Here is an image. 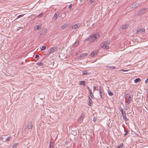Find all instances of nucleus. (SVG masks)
<instances>
[{
    "instance_id": "nucleus-1",
    "label": "nucleus",
    "mask_w": 148,
    "mask_h": 148,
    "mask_svg": "<svg viewBox=\"0 0 148 148\" xmlns=\"http://www.w3.org/2000/svg\"><path fill=\"white\" fill-rule=\"evenodd\" d=\"M100 37V34L99 33L92 34L84 41L85 42L86 41L89 40L90 42H93L96 39H98Z\"/></svg>"
},
{
    "instance_id": "nucleus-2",
    "label": "nucleus",
    "mask_w": 148,
    "mask_h": 148,
    "mask_svg": "<svg viewBox=\"0 0 148 148\" xmlns=\"http://www.w3.org/2000/svg\"><path fill=\"white\" fill-rule=\"evenodd\" d=\"M109 44V42L108 41H106L101 42L100 44V46L103 49H108L109 48V47L107 45Z\"/></svg>"
},
{
    "instance_id": "nucleus-3",
    "label": "nucleus",
    "mask_w": 148,
    "mask_h": 148,
    "mask_svg": "<svg viewBox=\"0 0 148 148\" xmlns=\"http://www.w3.org/2000/svg\"><path fill=\"white\" fill-rule=\"evenodd\" d=\"M120 111L122 113V115L124 120L125 121L128 120V118L126 117V113L122 109L120 110Z\"/></svg>"
},
{
    "instance_id": "nucleus-4",
    "label": "nucleus",
    "mask_w": 148,
    "mask_h": 148,
    "mask_svg": "<svg viewBox=\"0 0 148 148\" xmlns=\"http://www.w3.org/2000/svg\"><path fill=\"white\" fill-rule=\"evenodd\" d=\"M58 48V47H53L50 48L49 49V53L55 51L57 50Z\"/></svg>"
},
{
    "instance_id": "nucleus-5",
    "label": "nucleus",
    "mask_w": 148,
    "mask_h": 148,
    "mask_svg": "<svg viewBox=\"0 0 148 148\" xmlns=\"http://www.w3.org/2000/svg\"><path fill=\"white\" fill-rule=\"evenodd\" d=\"M81 26V24L80 23H78L72 26V28L73 29H76L79 28Z\"/></svg>"
},
{
    "instance_id": "nucleus-6",
    "label": "nucleus",
    "mask_w": 148,
    "mask_h": 148,
    "mask_svg": "<svg viewBox=\"0 0 148 148\" xmlns=\"http://www.w3.org/2000/svg\"><path fill=\"white\" fill-rule=\"evenodd\" d=\"M88 55L87 53H84L82 54H81L79 57L78 59H82L84 58V57Z\"/></svg>"
},
{
    "instance_id": "nucleus-7",
    "label": "nucleus",
    "mask_w": 148,
    "mask_h": 148,
    "mask_svg": "<svg viewBox=\"0 0 148 148\" xmlns=\"http://www.w3.org/2000/svg\"><path fill=\"white\" fill-rule=\"evenodd\" d=\"M146 10V8H144L140 10L138 12V15L143 14Z\"/></svg>"
},
{
    "instance_id": "nucleus-8",
    "label": "nucleus",
    "mask_w": 148,
    "mask_h": 148,
    "mask_svg": "<svg viewBox=\"0 0 148 148\" xmlns=\"http://www.w3.org/2000/svg\"><path fill=\"white\" fill-rule=\"evenodd\" d=\"M33 127V125L31 122H29L27 124V128L29 129H32Z\"/></svg>"
},
{
    "instance_id": "nucleus-9",
    "label": "nucleus",
    "mask_w": 148,
    "mask_h": 148,
    "mask_svg": "<svg viewBox=\"0 0 148 148\" xmlns=\"http://www.w3.org/2000/svg\"><path fill=\"white\" fill-rule=\"evenodd\" d=\"M69 26L68 24H65L61 26V28L62 29H63Z\"/></svg>"
},
{
    "instance_id": "nucleus-10",
    "label": "nucleus",
    "mask_w": 148,
    "mask_h": 148,
    "mask_svg": "<svg viewBox=\"0 0 148 148\" xmlns=\"http://www.w3.org/2000/svg\"><path fill=\"white\" fill-rule=\"evenodd\" d=\"M138 5L137 4H136L135 3H133L131 5V8H135L137 7L138 6Z\"/></svg>"
},
{
    "instance_id": "nucleus-11",
    "label": "nucleus",
    "mask_w": 148,
    "mask_h": 148,
    "mask_svg": "<svg viewBox=\"0 0 148 148\" xmlns=\"http://www.w3.org/2000/svg\"><path fill=\"white\" fill-rule=\"evenodd\" d=\"M47 29H44L41 31V32L42 33L40 34V35H44L47 32Z\"/></svg>"
},
{
    "instance_id": "nucleus-12",
    "label": "nucleus",
    "mask_w": 148,
    "mask_h": 148,
    "mask_svg": "<svg viewBox=\"0 0 148 148\" xmlns=\"http://www.w3.org/2000/svg\"><path fill=\"white\" fill-rule=\"evenodd\" d=\"M84 118L83 116L82 115L80 116L79 118L78 119V121L81 123L82 122V121L83 120Z\"/></svg>"
},
{
    "instance_id": "nucleus-13",
    "label": "nucleus",
    "mask_w": 148,
    "mask_h": 148,
    "mask_svg": "<svg viewBox=\"0 0 148 148\" xmlns=\"http://www.w3.org/2000/svg\"><path fill=\"white\" fill-rule=\"evenodd\" d=\"M82 74L83 75H89L90 73L86 70H84L83 71Z\"/></svg>"
},
{
    "instance_id": "nucleus-14",
    "label": "nucleus",
    "mask_w": 148,
    "mask_h": 148,
    "mask_svg": "<svg viewBox=\"0 0 148 148\" xmlns=\"http://www.w3.org/2000/svg\"><path fill=\"white\" fill-rule=\"evenodd\" d=\"M131 100H132V98H131V96H129L128 97V99L127 101H126L125 102V103L126 104L127 103V104H128L129 103H130V101Z\"/></svg>"
},
{
    "instance_id": "nucleus-15",
    "label": "nucleus",
    "mask_w": 148,
    "mask_h": 148,
    "mask_svg": "<svg viewBox=\"0 0 148 148\" xmlns=\"http://www.w3.org/2000/svg\"><path fill=\"white\" fill-rule=\"evenodd\" d=\"M54 143L53 142H51L49 144V148H53Z\"/></svg>"
},
{
    "instance_id": "nucleus-16",
    "label": "nucleus",
    "mask_w": 148,
    "mask_h": 148,
    "mask_svg": "<svg viewBox=\"0 0 148 148\" xmlns=\"http://www.w3.org/2000/svg\"><path fill=\"white\" fill-rule=\"evenodd\" d=\"M128 27V25H122V28L123 29H127Z\"/></svg>"
},
{
    "instance_id": "nucleus-17",
    "label": "nucleus",
    "mask_w": 148,
    "mask_h": 148,
    "mask_svg": "<svg viewBox=\"0 0 148 148\" xmlns=\"http://www.w3.org/2000/svg\"><path fill=\"white\" fill-rule=\"evenodd\" d=\"M89 93L90 95V97L92 98H93L94 97V95H93V93L92 92V91L91 90H89Z\"/></svg>"
},
{
    "instance_id": "nucleus-18",
    "label": "nucleus",
    "mask_w": 148,
    "mask_h": 148,
    "mask_svg": "<svg viewBox=\"0 0 148 148\" xmlns=\"http://www.w3.org/2000/svg\"><path fill=\"white\" fill-rule=\"evenodd\" d=\"M106 67L107 68H109V69H116V68L113 66H106Z\"/></svg>"
},
{
    "instance_id": "nucleus-19",
    "label": "nucleus",
    "mask_w": 148,
    "mask_h": 148,
    "mask_svg": "<svg viewBox=\"0 0 148 148\" xmlns=\"http://www.w3.org/2000/svg\"><path fill=\"white\" fill-rule=\"evenodd\" d=\"M80 85L83 86H85V83L86 82L85 81H80L79 82Z\"/></svg>"
},
{
    "instance_id": "nucleus-20",
    "label": "nucleus",
    "mask_w": 148,
    "mask_h": 148,
    "mask_svg": "<svg viewBox=\"0 0 148 148\" xmlns=\"http://www.w3.org/2000/svg\"><path fill=\"white\" fill-rule=\"evenodd\" d=\"M140 78H138L134 80V82L135 83H136L140 82Z\"/></svg>"
},
{
    "instance_id": "nucleus-21",
    "label": "nucleus",
    "mask_w": 148,
    "mask_h": 148,
    "mask_svg": "<svg viewBox=\"0 0 148 148\" xmlns=\"http://www.w3.org/2000/svg\"><path fill=\"white\" fill-rule=\"evenodd\" d=\"M19 145V144L17 143L14 144L12 146V148H16Z\"/></svg>"
},
{
    "instance_id": "nucleus-22",
    "label": "nucleus",
    "mask_w": 148,
    "mask_h": 148,
    "mask_svg": "<svg viewBox=\"0 0 148 148\" xmlns=\"http://www.w3.org/2000/svg\"><path fill=\"white\" fill-rule=\"evenodd\" d=\"M58 15L59 14L58 13H56L53 16V18L55 19H56Z\"/></svg>"
},
{
    "instance_id": "nucleus-23",
    "label": "nucleus",
    "mask_w": 148,
    "mask_h": 148,
    "mask_svg": "<svg viewBox=\"0 0 148 148\" xmlns=\"http://www.w3.org/2000/svg\"><path fill=\"white\" fill-rule=\"evenodd\" d=\"M46 47L45 46H43L41 48H40L41 50V51L44 50L46 49Z\"/></svg>"
},
{
    "instance_id": "nucleus-24",
    "label": "nucleus",
    "mask_w": 148,
    "mask_h": 148,
    "mask_svg": "<svg viewBox=\"0 0 148 148\" xmlns=\"http://www.w3.org/2000/svg\"><path fill=\"white\" fill-rule=\"evenodd\" d=\"M108 93L110 96H112L113 95V94L112 92H110V90H108Z\"/></svg>"
},
{
    "instance_id": "nucleus-25",
    "label": "nucleus",
    "mask_w": 148,
    "mask_h": 148,
    "mask_svg": "<svg viewBox=\"0 0 148 148\" xmlns=\"http://www.w3.org/2000/svg\"><path fill=\"white\" fill-rule=\"evenodd\" d=\"M36 29H40V27L39 25H37L35 26Z\"/></svg>"
},
{
    "instance_id": "nucleus-26",
    "label": "nucleus",
    "mask_w": 148,
    "mask_h": 148,
    "mask_svg": "<svg viewBox=\"0 0 148 148\" xmlns=\"http://www.w3.org/2000/svg\"><path fill=\"white\" fill-rule=\"evenodd\" d=\"M123 144H121L119 146H117V148H122V147L123 146Z\"/></svg>"
},
{
    "instance_id": "nucleus-27",
    "label": "nucleus",
    "mask_w": 148,
    "mask_h": 148,
    "mask_svg": "<svg viewBox=\"0 0 148 148\" xmlns=\"http://www.w3.org/2000/svg\"><path fill=\"white\" fill-rule=\"evenodd\" d=\"M11 138V137H9L8 138H6V139L5 140V141L8 142V141H9L10 140Z\"/></svg>"
},
{
    "instance_id": "nucleus-28",
    "label": "nucleus",
    "mask_w": 148,
    "mask_h": 148,
    "mask_svg": "<svg viewBox=\"0 0 148 148\" xmlns=\"http://www.w3.org/2000/svg\"><path fill=\"white\" fill-rule=\"evenodd\" d=\"M37 64L39 65V66H42V65H43V64L41 62H38L37 63Z\"/></svg>"
},
{
    "instance_id": "nucleus-29",
    "label": "nucleus",
    "mask_w": 148,
    "mask_h": 148,
    "mask_svg": "<svg viewBox=\"0 0 148 148\" xmlns=\"http://www.w3.org/2000/svg\"><path fill=\"white\" fill-rule=\"evenodd\" d=\"M97 117L96 116H95L93 118V121L94 122H95L97 121Z\"/></svg>"
},
{
    "instance_id": "nucleus-30",
    "label": "nucleus",
    "mask_w": 148,
    "mask_h": 148,
    "mask_svg": "<svg viewBox=\"0 0 148 148\" xmlns=\"http://www.w3.org/2000/svg\"><path fill=\"white\" fill-rule=\"evenodd\" d=\"M103 90L101 86H99V91H102Z\"/></svg>"
},
{
    "instance_id": "nucleus-31",
    "label": "nucleus",
    "mask_w": 148,
    "mask_h": 148,
    "mask_svg": "<svg viewBox=\"0 0 148 148\" xmlns=\"http://www.w3.org/2000/svg\"><path fill=\"white\" fill-rule=\"evenodd\" d=\"M95 55V53L94 51H93L90 53V55L92 57H93Z\"/></svg>"
},
{
    "instance_id": "nucleus-32",
    "label": "nucleus",
    "mask_w": 148,
    "mask_h": 148,
    "mask_svg": "<svg viewBox=\"0 0 148 148\" xmlns=\"http://www.w3.org/2000/svg\"><path fill=\"white\" fill-rule=\"evenodd\" d=\"M24 15V14L20 15L17 16V18L16 19L23 17V16Z\"/></svg>"
},
{
    "instance_id": "nucleus-33",
    "label": "nucleus",
    "mask_w": 148,
    "mask_h": 148,
    "mask_svg": "<svg viewBox=\"0 0 148 148\" xmlns=\"http://www.w3.org/2000/svg\"><path fill=\"white\" fill-rule=\"evenodd\" d=\"M88 100H89V102H91L92 103V101L91 99L89 97H88Z\"/></svg>"
},
{
    "instance_id": "nucleus-34",
    "label": "nucleus",
    "mask_w": 148,
    "mask_h": 148,
    "mask_svg": "<svg viewBox=\"0 0 148 148\" xmlns=\"http://www.w3.org/2000/svg\"><path fill=\"white\" fill-rule=\"evenodd\" d=\"M42 15H43V13H41L38 15V17H41L42 16Z\"/></svg>"
},
{
    "instance_id": "nucleus-35",
    "label": "nucleus",
    "mask_w": 148,
    "mask_h": 148,
    "mask_svg": "<svg viewBox=\"0 0 148 148\" xmlns=\"http://www.w3.org/2000/svg\"><path fill=\"white\" fill-rule=\"evenodd\" d=\"M140 30L141 32H143L145 31V29L144 28H142L140 29Z\"/></svg>"
},
{
    "instance_id": "nucleus-36",
    "label": "nucleus",
    "mask_w": 148,
    "mask_h": 148,
    "mask_svg": "<svg viewBox=\"0 0 148 148\" xmlns=\"http://www.w3.org/2000/svg\"><path fill=\"white\" fill-rule=\"evenodd\" d=\"M128 71V70H125L124 69H121L119 70V71Z\"/></svg>"
},
{
    "instance_id": "nucleus-37",
    "label": "nucleus",
    "mask_w": 148,
    "mask_h": 148,
    "mask_svg": "<svg viewBox=\"0 0 148 148\" xmlns=\"http://www.w3.org/2000/svg\"><path fill=\"white\" fill-rule=\"evenodd\" d=\"M102 91H99V95L101 97V98H102V94H101Z\"/></svg>"
},
{
    "instance_id": "nucleus-38",
    "label": "nucleus",
    "mask_w": 148,
    "mask_h": 148,
    "mask_svg": "<svg viewBox=\"0 0 148 148\" xmlns=\"http://www.w3.org/2000/svg\"><path fill=\"white\" fill-rule=\"evenodd\" d=\"M39 57V56L38 55H36L35 56V58H38ZM38 58L37 59V60H38Z\"/></svg>"
},
{
    "instance_id": "nucleus-39",
    "label": "nucleus",
    "mask_w": 148,
    "mask_h": 148,
    "mask_svg": "<svg viewBox=\"0 0 148 148\" xmlns=\"http://www.w3.org/2000/svg\"><path fill=\"white\" fill-rule=\"evenodd\" d=\"M148 78L145 80V84H147L148 82Z\"/></svg>"
},
{
    "instance_id": "nucleus-40",
    "label": "nucleus",
    "mask_w": 148,
    "mask_h": 148,
    "mask_svg": "<svg viewBox=\"0 0 148 148\" xmlns=\"http://www.w3.org/2000/svg\"><path fill=\"white\" fill-rule=\"evenodd\" d=\"M72 6V5L71 4H70V5H69L68 7V8L69 9H71V8Z\"/></svg>"
},
{
    "instance_id": "nucleus-41",
    "label": "nucleus",
    "mask_w": 148,
    "mask_h": 148,
    "mask_svg": "<svg viewBox=\"0 0 148 148\" xmlns=\"http://www.w3.org/2000/svg\"><path fill=\"white\" fill-rule=\"evenodd\" d=\"M128 133V132L127 131H125V133L124 134V136H126L127 134Z\"/></svg>"
},
{
    "instance_id": "nucleus-42",
    "label": "nucleus",
    "mask_w": 148,
    "mask_h": 148,
    "mask_svg": "<svg viewBox=\"0 0 148 148\" xmlns=\"http://www.w3.org/2000/svg\"><path fill=\"white\" fill-rule=\"evenodd\" d=\"M94 0H90V4H91L92 3L94 2Z\"/></svg>"
},
{
    "instance_id": "nucleus-43",
    "label": "nucleus",
    "mask_w": 148,
    "mask_h": 148,
    "mask_svg": "<svg viewBox=\"0 0 148 148\" xmlns=\"http://www.w3.org/2000/svg\"><path fill=\"white\" fill-rule=\"evenodd\" d=\"M92 103H91V102H88V105L89 106H90L91 104Z\"/></svg>"
},
{
    "instance_id": "nucleus-44",
    "label": "nucleus",
    "mask_w": 148,
    "mask_h": 148,
    "mask_svg": "<svg viewBox=\"0 0 148 148\" xmlns=\"http://www.w3.org/2000/svg\"><path fill=\"white\" fill-rule=\"evenodd\" d=\"M87 89H88L89 91V90H91L90 88L88 86H87Z\"/></svg>"
},
{
    "instance_id": "nucleus-45",
    "label": "nucleus",
    "mask_w": 148,
    "mask_h": 148,
    "mask_svg": "<svg viewBox=\"0 0 148 148\" xmlns=\"http://www.w3.org/2000/svg\"><path fill=\"white\" fill-rule=\"evenodd\" d=\"M96 89V87L95 86H94L93 87L94 91H95Z\"/></svg>"
},
{
    "instance_id": "nucleus-46",
    "label": "nucleus",
    "mask_w": 148,
    "mask_h": 148,
    "mask_svg": "<svg viewBox=\"0 0 148 148\" xmlns=\"http://www.w3.org/2000/svg\"><path fill=\"white\" fill-rule=\"evenodd\" d=\"M3 138L2 137V136H1V137H0V140H2Z\"/></svg>"
},
{
    "instance_id": "nucleus-47",
    "label": "nucleus",
    "mask_w": 148,
    "mask_h": 148,
    "mask_svg": "<svg viewBox=\"0 0 148 148\" xmlns=\"http://www.w3.org/2000/svg\"><path fill=\"white\" fill-rule=\"evenodd\" d=\"M140 29H138V30H137V32H140Z\"/></svg>"
},
{
    "instance_id": "nucleus-48",
    "label": "nucleus",
    "mask_w": 148,
    "mask_h": 148,
    "mask_svg": "<svg viewBox=\"0 0 148 148\" xmlns=\"http://www.w3.org/2000/svg\"><path fill=\"white\" fill-rule=\"evenodd\" d=\"M78 43H79V42H77V44H78Z\"/></svg>"
}]
</instances>
